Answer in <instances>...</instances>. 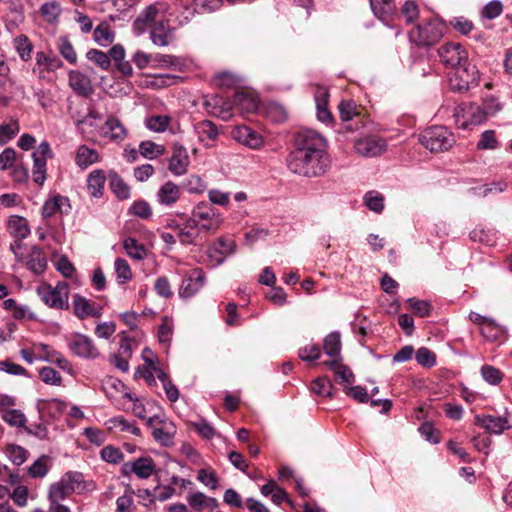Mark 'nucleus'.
<instances>
[{"instance_id":"1","label":"nucleus","mask_w":512,"mask_h":512,"mask_svg":"<svg viewBox=\"0 0 512 512\" xmlns=\"http://www.w3.org/2000/svg\"><path fill=\"white\" fill-rule=\"evenodd\" d=\"M325 138L315 130L302 129L294 138V149L287 157L288 169L302 177H320L330 167Z\"/></svg>"},{"instance_id":"2","label":"nucleus","mask_w":512,"mask_h":512,"mask_svg":"<svg viewBox=\"0 0 512 512\" xmlns=\"http://www.w3.org/2000/svg\"><path fill=\"white\" fill-rule=\"evenodd\" d=\"M420 143L431 152H442L451 148L455 142L453 134L443 126H433L419 136Z\"/></svg>"},{"instance_id":"3","label":"nucleus","mask_w":512,"mask_h":512,"mask_svg":"<svg viewBox=\"0 0 512 512\" xmlns=\"http://www.w3.org/2000/svg\"><path fill=\"white\" fill-rule=\"evenodd\" d=\"M86 489L84 475L78 471H68L61 479L50 485L49 492L54 499H66L72 493H81Z\"/></svg>"},{"instance_id":"4","label":"nucleus","mask_w":512,"mask_h":512,"mask_svg":"<svg viewBox=\"0 0 512 512\" xmlns=\"http://www.w3.org/2000/svg\"><path fill=\"white\" fill-rule=\"evenodd\" d=\"M41 300L50 308L67 310L69 308V286L67 282H58L55 287L42 284L37 288Z\"/></svg>"},{"instance_id":"5","label":"nucleus","mask_w":512,"mask_h":512,"mask_svg":"<svg viewBox=\"0 0 512 512\" xmlns=\"http://www.w3.org/2000/svg\"><path fill=\"white\" fill-rule=\"evenodd\" d=\"M478 80L479 73L476 66L468 62L454 69L449 77V85L452 91L463 93L472 86H476Z\"/></svg>"},{"instance_id":"6","label":"nucleus","mask_w":512,"mask_h":512,"mask_svg":"<svg viewBox=\"0 0 512 512\" xmlns=\"http://www.w3.org/2000/svg\"><path fill=\"white\" fill-rule=\"evenodd\" d=\"M454 118L459 128L467 129L469 126L482 124L488 116L481 106L473 103H462L455 107Z\"/></svg>"},{"instance_id":"7","label":"nucleus","mask_w":512,"mask_h":512,"mask_svg":"<svg viewBox=\"0 0 512 512\" xmlns=\"http://www.w3.org/2000/svg\"><path fill=\"white\" fill-rule=\"evenodd\" d=\"M146 425L154 440L163 446H172L177 431L176 425L170 418H145Z\"/></svg>"},{"instance_id":"8","label":"nucleus","mask_w":512,"mask_h":512,"mask_svg":"<svg viewBox=\"0 0 512 512\" xmlns=\"http://www.w3.org/2000/svg\"><path fill=\"white\" fill-rule=\"evenodd\" d=\"M442 37V31L435 22H428L425 25L418 24L410 32L411 42L418 46H429L438 42Z\"/></svg>"},{"instance_id":"9","label":"nucleus","mask_w":512,"mask_h":512,"mask_svg":"<svg viewBox=\"0 0 512 512\" xmlns=\"http://www.w3.org/2000/svg\"><path fill=\"white\" fill-rule=\"evenodd\" d=\"M441 62L446 66L456 69L468 63V52L459 43H446L438 49Z\"/></svg>"},{"instance_id":"10","label":"nucleus","mask_w":512,"mask_h":512,"mask_svg":"<svg viewBox=\"0 0 512 512\" xmlns=\"http://www.w3.org/2000/svg\"><path fill=\"white\" fill-rule=\"evenodd\" d=\"M33 180L39 185H43L46 179L47 158L52 157V151L47 141L39 144L33 155Z\"/></svg>"},{"instance_id":"11","label":"nucleus","mask_w":512,"mask_h":512,"mask_svg":"<svg viewBox=\"0 0 512 512\" xmlns=\"http://www.w3.org/2000/svg\"><path fill=\"white\" fill-rule=\"evenodd\" d=\"M387 144L383 138L367 135L355 140L354 149L363 157H375L386 150Z\"/></svg>"},{"instance_id":"12","label":"nucleus","mask_w":512,"mask_h":512,"mask_svg":"<svg viewBox=\"0 0 512 512\" xmlns=\"http://www.w3.org/2000/svg\"><path fill=\"white\" fill-rule=\"evenodd\" d=\"M231 137L239 144L250 149H258L264 144L261 134L246 125H239L232 129Z\"/></svg>"},{"instance_id":"13","label":"nucleus","mask_w":512,"mask_h":512,"mask_svg":"<svg viewBox=\"0 0 512 512\" xmlns=\"http://www.w3.org/2000/svg\"><path fill=\"white\" fill-rule=\"evenodd\" d=\"M155 470V463L150 457H140L134 461H127L121 467V473L125 476L134 473L141 479L149 478Z\"/></svg>"},{"instance_id":"14","label":"nucleus","mask_w":512,"mask_h":512,"mask_svg":"<svg viewBox=\"0 0 512 512\" xmlns=\"http://www.w3.org/2000/svg\"><path fill=\"white\" fill-rule=\"evenodd\" d=\"M189 163L190 160L186 148L179 143H174L172 146V155L169 158V171L177 176L183 175L187 172Z\"/></svg>"},{"instance_id":"15","label":"nucleus","mask_w":512,"mask_h":512,"mask_svg":"<svg viewBox=\"0 0 512 512\" xmlns=\"http://www.w3.org/2000/svg\"><path fill=\"white\" fill-rule=\"evenodd\" d=\"M70 350L77 356L83 358H96L99 352L93 341L82 334H75L69 341Z\"/></svg>"},{"instance_id":"16","label":"nucleus","mask_w":512,"mask_h":512,"mask_svg":"<svg viewBox=\"0 0 512 512\" xmlns=\"http://www.w3.org/2000/svg\"><path fill=\"white\" fill-rule=\"evenodd\" d=\"M70 88L79 96L89 97L94 89L90 78L78 70H71L68 74Z\"/></svg>"},{"instance_id":"17","label":"nucleus","mask_w":512,"mask_h":512,"mask_svg":"<svg viewBox=\"0 0 512 512\" xmlns=\"http://www.w3.org/2000/svg\"><path fill=\"white\" fill-rule=\"evenodd\" d=\"M73 312L79 319H85L87 317H100V308L96 306L95 302L88 300L87 298L75 294L73 295Z\"/></svg>"},{"instance_id":"18","label":"nucleus","mask_w":512,"mask_h":512,"mask_svg":"<svg viewBox=\"0 0 512 512\" xmlns=\"http://www.w3.org/2000/svg\"><path fill=\"white\" fill-rule=\"evenodd\" d=\"M70 209L71 206L67 197L55 195L45 201L42 207V216L44 218H50L57 213L67 214Z\"/></svg>"},{"instance_id":"19","label":"nucleus","mask_w":512,"mask_h":512,"mask_svg":"<svg viewBox=\"0 0 512 512\" xmlns=\"http://www.w3.org/2000/svg\"><path fill=\"white\" fill-rule=\"evenodd\" d=\"M150 38L157 46H168L174 40L173 29L167 21H159L151 29Z\"/></svg>"},{"instance_id":"20","label":"nucleus","mask_w":512,"mask_h":512,"mask_svg":"<svg viewBox=\"0 0 512 512\" xmlns=\"http://www.w3.org/2000/svg\"><path fill=\"white\" fill-rule=\"evenodd\" d=\"M474 424L484 428L490 434L499 435L512 428V418H476Z\"/></svg>"},{"instance_id":"21","label":"nucleus","mask_w":512,"mask_h":512,"mask_svg":"<svg viewBox=\"0 0 512 512\" xmlns=\"http://www.w3.org/2000/svg\"><path fill=\"white\" fill-rule=\"evenodd\" d=\"M204 106L209 113L223 120H229L232 117V104L221 97L215 96L205 100Z\"/></svg>"},{"instance_id":"22","label":"nucleus","mask_w":512,"mask_h":512,"mask_svg":"<svg viewBox=\"0 0 512 512\" xmlns=\"http://www.w3.org/2000/svg\"><path fill=\"white\" fill-rule=\"evenodd\" d=\"M46 412L49 416L63 415L67 416H83V412L79 407L68 402L52 399L46 403Z\"/></svg>"},{"instance_id":"23","label":"nucleus","mask_w":512,"mask_h":512,"mask_svg":"<svg viewBox=\"0 0 512 512\" xmlns=\"http://www.w3.org/2000/svg\"><path fill=\"white\" fill-rule=\"evenodd\" d=\"M104 136L115 142H121L125 139L127 131L123 124L114 116L108 117L103 126Z\"/></svg>"},{"instance_id":"24","label":"nucleus","mask_w":512,"mask_h":512,"mask_svg":"<svg viewBox=\"0 0 512 512\" xmlns=\"http://www.w3.org/2000/svg\"><path fill=\"white\" fill-rule=\"evenodd\" d=\"M236 248V244L232 239L219 238L209 249V255L215 258L217 263H222L226 256L232 254Z\"/></svg>"},{"instance_id":"25","label":"nucleus","mask_w":512,"mask_h":512,"mask_svg":"<svg viewBox=\"0 0 512 512\" xmlns=\"http://www.w3.org/2000/svg\"><path fill=\"white\" fill-rule=\"evenodd\" d=\"M158 201L163 205H172L180 197V188L171 181L163 184L157 193Z\"/></svg>"},{"instance_id":"26","label":"nucleus","mask_w":512,"mask_h":512,"mask_svg":"<svg viewBox=\"0 0 512 512\" xmlns=\"http://www.w3.org/2000/svg\"><path fill=\"white\" fill-rule=\"evenodd\" d=\"M9 233L18 239H24L30 234L27 220L21 216H11L7 223Z\"/></svg>"},{"instance_id":"27","label":"nucleus","mask_w":512,"mask_h":512,"mask_svg":"<svg viewBox=\"0 0 512 512\" xmlns=\"http://www.w3.org/2000/svg\"><path fill=\"white\" fill-rule=\"evenodd\" d=\"M329 93L326 88L318 87L315 93V100L317 106V117L322 122H328L332 119V115L329 112L328 105Z\"/></svg>"},{"instance_id":"28","label":"nucleus","mask_w":512,"mask_h":512,"mask_svg":"<svg viewBox=\"0 0 512 512\" xmlns=\"http://www.w3.org/2000/svg\"><path fill=\"white\" fill-rule=\"evenodd\" d=\"M104 425L111 431L119 430L133 435L140 434V429L137 427L135 421L127 418H109Z\"/></svg>"},{"instance_id":"29","label":"nucleus","mask_w":512,"mask_h":512,"mask_svg":"<svg viewBox=\"0 0 512 512\" xmlns=\"http://www.w3.org/2000/svg\"><path fill=\"white\" fill-rule=\"evenodd\" d=\"M105 181L106 177L102 170H93L87 178V187L90 194L94 197L102 196Z\"/></svg>"},{"instance_id":"30","label":"nucleus","mask_w":512,"mask_h":512,"mask_svg":"<svg viewBox=\"0 0 512 512\" xmlns=\"http://www.w3.org/2000/svg\"><path fill=\"white\" fill-rule=\"evenodd\" d=\"M370 6L380 20H387L396 10L394 0H369Z\"/></svg>"},{"instance_id":"31","label":"nucleus","mask_w":512,"mask_h":512,"mask_svg":"<svg viewBox=\"0 0 512 512\" xmlns=\"http://www.w3.org/2000/svg\"><path fill=\"white\" fill-rule=\"evenodd\" d=\"M219 216L220 215L216 212V210L212 208L209 204L201 202L194 208L192 212V218L189 219V223H192L193 226H198V224L201 221L212 219Z\"/></svg>"},{"instance_id":"32","label":"nucleus","mask_w":512,"mask_h":512,"mask_svg":"<svg viewBox=\"0 0 512 512\" xmlns=\"http://www.w3.org/2000/svg\"><path fill=\"white\" fill-rule=\"evenodd\" d=\"M99 159V154L96 150L87 147L86 145H81L76 153L75 161L76 164L85 169L93 163L97 162Z\"/></svg>"},{"instance_id":"33","label":"nucleus","mask_w":512,"mask_h":512,"mask_svg":"<svg viewBox=\"0 0 512 512\" xmlns=\"http://www.w3.org/2000/svg\"><path fill=\"white\" fill-rule=\"evenodd\" d=\"M27 266L36 274L42 273L47 267L46 257L39 247L35 246L31 249Z\"/></svg>"},{"instance_id":"34","label":"nucleus","mask_w":512,"mask_h":512,"mask_svg":"<svg viewBox=\"0 0 512 512\" xmlns=\"http://www.w3.org/2000/svg\"><path fill=\"white\" fill-rule=\"evenodd\" d=\"M123 247L126 253L133 259L143 260L147 255V249L135 238L128 237L123 241Z\"/></svg>"},{"instance_id":"35","label":"nucleus","mask_w":512,"mask_h":512,"mask_svg":"<svg viewBox=\"0 0 512 512\" xmlns=\"http://www.w3.org/2000/svg\"><path fill=\"white\" fill-rule=\"evenodd\" d=\"M196 132L199 135V139H209L215 141L218 137V127L210 120H203L195 125Z\"/></svg>"},{"instance_id":"36","label":"nucleus","mask_w":512,"mask_h":512,"mask_svg":"<svg viewBox=\"0 0 512 512\" xmlns=\"http://www.w3.org/2000/svg\"><path fill=\"white\" fill-rule=\"evenodd\" d=\"M171 123V117L168 115H152L145 120L146 127L157 133L164 132Z\"/></svg>"},{"instance_id":"37","label":"nucleus","mask_w":512,"mask_h":512,"mask_svg":"<svg viewBox=\"0 0 512 512\" xmlns=\"http://www.w3.org/2000/svg\"><path fill=\"white\" fill-rule=\"evenodd\" d=\"M190 426L198 433V435L205 439L211 440L215 436H220L216 429L205 420V418H200L197 421H193L190 423Z\"/></svg>"},{"instance_id":"38","label":"nucleus","mask_w":512,"mask_h":512,"mask_svg":"<svg viewBox=\"0 0 512 512\" xmlns=\"http://www.w3.org/2000/svg\"><path fill=\"white\" fill-rule=\"evenodd\" d=\"M5 454L14 465L20 466L26 461L28 451L22 446L8 444L5 448Z\"/></svg>"},{"instance_id":"39","label":"nucleus","mask_w":512,"mask_h":512,"mask_svg":"<svg viewBox=\"0 0 512 512\" xmlns=\"http://www.w3.org/2000/svg\"><path fill=\"white\" fill-rule=\"evenodd\" d=\"M110 187L117 198H119L121 200L129 198V196H130L129 186L116 173H113L110 175Z\"/></svg>"},{"instance_id":"40","label":"nucleus","mask_w":512,"mask_h":512,"mask_svg":"<svg viewBox=\"0 0 512 512\" xmlns=\"http://www.w3.org/2000/svg\"><path fill=\"white\" fill-rule=\"evenodd\" d=\"M323 349L328 356H339L341 351L340 334L337 332H333L326 336L323 342Z\"/></svg>"},{"instance_id":"41","label":"nucleus","mask_w":512,"mask_h":512,"mask_svg":"<svg viewBox=\"0 0 512 512\" xmlns=\"http://www.w3.org/2000/svg\"><path fill=\"white\" fill-rule=\"evenodd\" d=\"M133 495L134 490L130 484H127L124 494L116 500L115 512H131L134 507Z\"/></svg>"},{"instance_id":"42","label":"nucleus","mask_w":512,"mask_h":512,"mask_svg":"<svg viewBox=\"0 0 512 512\" xmlns=\"http://www.w3.org/2000/svg\"><path fill=\"white\" fill-rule=\"evenodd\" d=\"M140 153L143 157L148 159H154L165 153V147L163 145L156 144L153 141H142L139 145Z\"/></svg>"},{"instance_id":"43","label":"nucleus","mask_w":512,"mask_h":512,"mask_svg":"<svg viewBox=\"0 0 512 512\" xmlns=\"http://www.w3.org/2000/svg\"><path fill=\"white\" fill-rule=\"evenodd\" d=\"M114 39V34L108 23H100L94 30V40L101 46H106Z\"/></svg>"},{"instance_id":"44","label":"nucleus","mask_w":512,"mask_h":512,"mask_svg":"<svg viewBox=\"0 0 512 512\" xmlns=\"http://www.w3.org/2000/svg\"><path fill=\"white\" fill-rule=\"evenodd\" d=\"M311 390L317 395L330 397L332 395L333 385L327 377H319L311 383Z\"/></svg>"},{"instance_id":"45","label":"nucleus","mask_w":512,"mask_h":512,"mask_svg":"<svg viewBox=\"0 0 512 512\" xmlns=\"http://www.w3.org/2000/svg\"><path fill=\"white\" fill-rule=\"evenodd\" d=\"M58 50L63 58L69 63L75 64L77 62V54L69 39L65 36L59 38Z\"/></svg>"},{"instance_id":"46","label":"nucleus","mask_w":512,"mask_h":512,"mask_svg":"<svg viewBox=\"0 0 512 512\" xmlns=\"http://www.w3.org/2000/svg\"><path fill=\"white\" fill-rule=\"evenodd\" d=\"M339 113L343 122H349L359 115L358 107L352 100H343L339 104Z\"/></svg>"},{"instance_id":"47","label":"nucleus","mask_w":512,"mask_h":512,"mask_svg":"<svg viewBox=\"0 0 512 512\" xmlns=\"http://www.w3.org/2000/svg\"><path fill=\"white\" fill-rule=\"evenodd\" d=\"M19 130V123L16 120L0 125V145H4L9 142L16 136Z\"/></svg>"},{"instance_id":"48","label":"nucleus","mask_w":512,"mask_h":512,"mask_svg":"<svg viewBox=\"0 0 512 512\" xmlns=\"http://www.w3.org/2000/svg\"><path fill=\"white\" fill-rule=\"evenodd\" d=\"M86 57L92 61L96 66L103 70H107L110 67L111 61L108 54L97 49H90L86 53Z\"/></svg>"},{"instance_id":"49","label":"nucleus","mask_w":512,"mask_h":512,"mask_svg":"<svg viewBox=\"0 0 512 512\" xmlns=\"http://www.w3.org/2000/svg\"><path fill=\"white\" fill-rule=\"evenodd\" d=\"M115 272L119 283L124 284L132 279V272L128 262L125 259L117 258L115 260Z\"/></svg>"},{"instance_id":"50","label":"nucleus","mask_w":512,"mask_h":512,"mask_svg":"<svg viewBox=\"0 0 512 512\" xmlns=\"http://www.w3.org/2000/svg\"><path fill=\"white\" fill-rule=\"evenodd\" d=\"M15 47L22 60L27 61L31 58L32 44L25 35H19L15 38Z\"/></svg>"},{"instance_id":"51","label":"nucleus","mask_w":512,"mask_h":512,"mask_svg":"<svg viewBox=\"0 0 512 512\" xmlns=\"http://www.w3.org/2000/svg\"><path fill=\"white\" fill-rule=\"evenodd\" d=\"M40 12L47 22L54 23L61 13V8L57 2H46L41 6Z\"/></svg>"},{"instance_id":"52","label":"nucleus","mask_w":512,"mask_h":512,"mask_svg":"<svg viewBox=\"0 0 512 512\" xmlns=\"http://www.w3.org/2000/svg\"><path fill=\"white\" fill-rule=\"evenodd\" d=\"M418 431L420 432L421 436L429 443L437 444L440 442V432L431 422L423 423L419 427Z\"/></svg>"},{"instance_id":"53","label":"nucleus","mask_w":512,"mask_h":512,"mask_svg":"<svg viewBox=\"0 0 512 512\" xmlns=\"http://www.w3.org/2000/svg\"><path fill=\"white\" fill-rule=\"evenodd\" d=\"M14 398L7 395H0V413L9 416H24L23 412L15 408Z\"/></svg>"},{"instance_id":"54","label":"nucleus","mask_w":512,"mask_h":512,"mask_svg":"<svg viewBox=\"0 0 512 512\" xmlns=\"http://www.w3.org/2000/svg\"><path fill=\"white\" fill-rule=\"evenodd\" d=\"M497 146L498 141L495 136V131L493 130L484 131L477 143V149L479 150H494Z\"/></svg>"},{"instance_id":"55","label":"nucleus","mask_w":512,"mask_h":512,"mask_svg":"<svg viewBox=\"0 0 512 512\" xmlns=\"http://www.w3.org/2000/svg\"><path fill=\"white\" fill-rule=\"evenodd\" d=\"M481 375L491 385L499 384L503 377L502 372L491 365H483L481 367Z\"/></svg>"},{"instance_id":"56","label":"nucleus","mask_w":512,"mask_h":512,"mask_svg":"<svg viewBox=\"0 0 512 512\" xmlns=\"http://www.w3.org/2000/svg\"><path fill=\"white\" fill-rule=\"evenodd\" d=\"M401 14L405 17L406 23L412 24L419 17V7L414 1L407 0L401 7Z\"/></svg>"},{"instance_id":"57","label":"nucleus","mask_w":512,"mask_h":512,"mask_svg":"<svg viewBox=\"0 0 512 512\" xmlns=\"http://www.w3.org/2000/svg\"><path fill=\"white\" fill-rule=\"evenodd\" d=\"M408 307L419 317H426L430 313L431 305L423 300L410 298L407 300Z\"/></svg>"},{"instance_id":"58","label":"nucleus","mask_w":512,"mask_h":512,"mask_svg":"<svg viewBox=\"0 0 512 512\" xmlns=\"http://www.w3.org/2000/svg\"><path fill=\"white\" fill-rule=\"evenodd\" d=\"M198 233L197 226H193L188 220L185 228L180 229L177 236L183 244H192Z\"/></svg>"},{"instance_id":"59","label":"nucleus","mask_w":512,"mask_h":512,"mask_svg":"<svg viewBox=\"0 0 512 512\" xmlns=\"http://www.w3.org/2000/svg\"><path fill=\"white\" fill-rule=\"evenodd\" d=\"M365 203L367 207L374 212H381L384 208L383 196L379 193L370 191L365 195Z\"/></svg>"},{"instance_id":"60","label":"nucleus","mask_w":512,"mask_h":512,"mask_svg":"<svg viewBox=\"0 0 512 512\" xmlns=\"http://www.w3.org/2000/svg\"><path fill=\"white\" fill-rule=\"evenodd\" d=\"M17 160L16 151L13 148H6L0 153V169L5 171L14 167Z\"/></svg>"},{"instance_id":"61","label":"nucleus","mask_w":512,"mask_h":512,"mask_svg":"<svg viewBox=\"0 0 512 512\" xmlns=\"http://www.w3.org/2000/svg\"><path fill=\"white\" fill-rule=\"evenodd\" d=\"M101 458L108 463H119L123 459V453L113 446H106L100 452Z\"/></svg>"},{"instance_id":"62","label":"nucleus","mask_w":512,"mask_h":512,"mask_svg":"<svg viewBox=\"0 0 512 512\" xmlns=\"http://www.w3.org/2000/svg\"><path fill=\"white\" fill-rule=\"evenodd\" d=\"M48 472V467L46 465V456H42L37 459L28 469V473L33 478H42Z\"/></svg>"},{"instance_id":"63","label":"nucleus","mask_w":512,"mask_h":512,"mask_svg":"<svg viewBox=\"0 0 512 512\" xmlns=\"http://www.w3.org/2000/svg\"><path fill=\"white\" fill-rule=\"evenodd\" d=\"M417 362L426 367H432L436 363L435 354L426 347H421L416 353Z\"/></svg>"},{"instance_id":"64","label":"nucleus","mask_w":512,"mask_h":512,"mask_svg":"<svg viewBox=\"0 0 512 512\" xmlns=\"http://www.w3.org/2000/svg\"><path fill=\"white\" fill-rule=\"evenodd\" d=\"M502 10V3L499 0H492L484 6L482 15L487 19H494L502 13Z\"/></svg>"}]
</instances>
